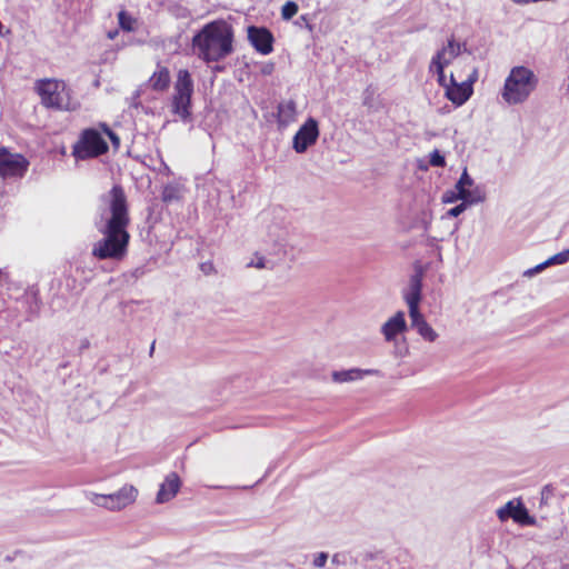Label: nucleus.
I'll list each match as a JSON object with an SVG mask.
<instances>
[{
    "label": "nucleus",
    "instance_id": "1",
    "mask_svg": "<svg viewBox=\"0 0 569 569\" xmlns=\"http://www.w3.org/2000/svg\"><path fill=\"white\" fill-rule=\"evenodd\" d=\"M110 217L100 232L103 238L94 243L92 254L100 259L121 260L128 249L130 234L127 227L130 222L127 197L121 186H113L108 196Z\"/></svg>",
    "mask_w": 569,
    "mask_h": 569
},
{
    "label": "nucleus",
    "instance_id": "2",
    "mask_svg": "<svg viewBox=\"0 0 569 569\" xmlns=\"http://www.w3.org/2000/svg\"><path fill=\"white\" fill-rule=\"evenodd\" d=\"M233 37L231 24L224 20H214L192 37V50L206 63L219 62L232 53Z\"/></svg>",
    "mask_w": 569,
    "mask_h": 569
},
{
    "label": "nucleus",
    "instance_id": "3",
    "mask_svg": "<svg viewBox=\"0 0 569 569\" xmlns=\"http://www.w3.org/2000/svg\"><path fill=\"white\" fill-rule=\"evenodd\" d=\"M538 83L539 78L531 69L525 66L512 67L505 79L501 97L509 106L521 104L529 99Z\"/></svg>",
    "mask_w": 569,
    "mask_h": 569
},
{
    "label": "nucleus",
    "instance_id": "4",
    "mask_svg": "<svg viewBox=\"0 0 569 569\" xmlns=\"http://www.w3.org/2000/svg\"><path fill=\"white\" fill-rule=\"evenodd\" d=\"M194 84L190 72L187 69H180L174 82V93L171 102V111L182 121L191 120V99Z\"/></svg>",
    "mask_w": 569,
    "mask_h": 569
},
{
    "label": "nucleus",
    "instance_id": "5",
    "mask_svg": "<svg viewBox=\"0 0 569 569\" xmlns=\"http://www.w3.org/2000/svg\"><path fill=\"white\" fill-rule=\"evenodd\" d=\"M108 151V144L101 133L96 129H86L73 147V156L84 160L98 157Z\"/></svg>",
    "mask_w": 569,
    "mask_h": 569
},
{
    "label": "nucleus",
    "instance_id": "6",
    "mask_svg": "<svg viewBox=\"0 0 569 569\" xmlns=\"http://www.w3.org/2000/svg\"><path fill=\"white\" fill-rule=\"evenodd\" d=\"M37 90L41 97V103L47 108L66 109L64 84L57 80L43 79L38 81Z\"/></svg>",
    "mask_w": 569,
    "mask_h": 569
},
{
    "label": "nucleus",
    "instance_id": "7",
    "mask_svg": "<svg viewBox=\"0 0 569 569\" xmlns=\"http://www.w3.org/2000/svg\"><path fill=\"white\" fill-rule=\"evenodd\" d=\"M28 160L19 153H11L7 148L0 147V176L22 177L28 170Z\"/></svg>",
    "mask_w": 569,
    "mask_h": 569
},
{
    "label": "nucleus",
    "instance_id": "8",
    "mask_svg": "<svg viewBox=\"0 0 569 569\" xmlns=\"http://www.w3.org/2000/svg\"><path fill=\"white\" fill-rule=\"evenodd\" d=\"M497 516L500 521L512 519L516 523L521 526H533L536 523L535 517L530 516L527 507L520 500L508 501L497 510Z\"/></svg>",
    "mask_w": 569,
    "mask_h": 569
},
{
    "label": "nucleus",
    "instance_id": "9",
    "mask_svg": "<svg viewBox=\"0 0 569 569\" xmlns=\"http://www.w3.org/2000/svg\"><path fill=\"white\" fill-rule=\"evenodd\" d=\"M318 122L309 119L293 137L292 148L296 152H305L311 144L316 143L318 138Z\"/></svg>",
    "mask_w": 569,
    "mask_h": 569
},
{
    "label": "nucleus",
    "instance_id": "10",
    "mask_svg": "<svg viewBox=\"0 0 569 569\" xmlns=\"http://www.w3.org/2000/svg\"><path fill=\"white\" fill-rule=\"evenodd\" d=\"M471 81L458 82L451 73L449 86H446V97L456 106H462L472 94Z\"/></svg>",
    "mask_w": 569,
    "mask_h": 569
},
{
    "label": "nucleus",
    "instance_id": "11",
    "mask_svg": "<svg viewBox=\"0 0 569 569\" xmlns=\"http://www.w3.org/2000/svg\"><path fill=\"white\" fill-rule=\"evenodd\" d=\"M248 39L252 47L262 54H269L273 49V36L266 28L254 26L249 27Z\"/></svg>",
    "mask_w": 569,
    "mask_h": 569
},
{
    "label": "nucleus",
    "instance_id": "12",
    "mask_svg": "<svg viewBox=\"0 0 569 569\" xmlns=\"http://www.w3.org/2000/svg\"><path fill=\"white\" fill-rule=\"evenodd\" d=\"M473 179L468 173L467 168H465L455 187L461 192L462 197L466 198L465 201L482 202L485 194L479 186L473 187Z\"/></svg>",
    "mask_w": 569,
    "mask_h": 569
},
{
    "label": "nucleus",
    "instance_id": "13",
    "mask_svg": "<svg viewBox=\"0 0 569 569\" xmlns=\"http://www.w3.org/2000/svg\"><path fill=\"white\" fill-rule=\"evenodd\" d=\"M423 278V268L421 266H416L413 273L410 276L408 288L403 290V299L406 303L421 302Z\"/></svg>",
    "mask_w": 569,
    "mask_h": 569
},
{
    "label": "nucleus",
    "instance_id": "14",
    "mask_svg": "<svg viewBox=\"0 0 569 569\" xmlns=\"http://www.w3.org/2000/svg\"><path fill=\"white\" fill-rule=\"evenodd\" d=\"M407 328L406 315L400 310L381 326V333L387 342H392L398 335L407 331Z\"/></svg>",
    "mask_w": 569,
    "mask_h": 569
},
{
    "label": "nucleus",
    "instance_id": "15",
    "mask_svg": "<svg viewBox=\"0 0 569 569\" xmlns=\"http://www.w3.org/2000/svg\"><path fill=\"white\" fill-rule=\"evenodd\" d=\"M138 490L132 485H124L117 492L110 493V510L118 511L133 503L137 499Z\"/></svg>",
    "mask_w": 569,
    "mask_h": 569
},
{
    "label": "nucleus",
    "instance_id": "16",
    "mask_svg": "<svg viewBox=\"0 0 569 569\" xmlns=\"http://www.w3.org/2000/svg\"><path fill=\"white\" fill-rule=\"evenodd\" d=\"M181 486V481L176 472L169 473L164 481L160 485L156 501L164 503L176 497Z\"/></svg>",
    "mask_w": 569,
    "mask_h": 569
},
{
    "label": "nucleus",
    "instance_id": "17",
    "mask_svg": "<svg viewBox=\"0 0 569 569\" xmlns=\"http://www.w3.org/2000/svg\"><path fill=\"white\" fill-rule=\"evenodd\" d=\"M461 53V43L456 42L453 37L448 40L447 46L442 47L432 57V64L440 63L442 67L449 66L453 59Z\"/></svg>",
    "mask_w": 569,
    "mask_h": 569
},
{
    "label": "nucleus",
    "instance_id": "18",
    "mask_svg": "<svg viewBox=\"0 0 569 569\" xmlns=\"http://www.w3.org/2000/svg\"><path fill=\"white\" fill-rule=\"evenodd\" d=\"M377 375L380 376V371L376 369H359L350 368L343 370H337L332 372V380L335 382H351L363 379L366 376Z\"/></svg>",
    "mask_w": 569,
    "mask_h": 569
},
{
    "label": "nucleus",
    "instance_id": "19",
    "mask_svg": "<svg viewBox=\"0 0 569 569\" xmlns=\"http://www.w3.org/2000/svg\"><path fill=\"white\" fill-rule=\"evenodd\" d=\"M278 123L279 127H287L296 120L297 106L293 100H284L278 104Z\"/></svg>",
    "mask_w": 569,
    "mask_h": 569
},
{
    "label": "nucleus",
    "instance_id": "20",
    "mask_svg": "<svg viewBox=\"0 0 569 569\" xmlns=\"http://www.w3.org/2000/svg\"><path fill=\"white\" fill-rule=\"evenodd\" d=\"M150 87L156 91H164L170 84V72L168 68L161 67L149 79Z\"/></svg>",
    "mask_w": 569,
    "mask_h": 569
},
{
    "label": "nucleus",
    "instance_id": "21",
    "mask_svg": "<svg viewBox=\"0 0 569 569\" xmlns=\"http://www.w3.org/2000/svg\"><path fill=\"white\" fill-rule=\"evenodd\" d=\"M349 560L350 557L347 553H336L328 563V555L322 552V569L348 568Z\"/></svg>",
    "mask_w": 569,
    "mask_h": 569
},
{
    "label": "nucleus",
    "instance_id": "22",
    "mask_svg": "<svg viewBox=\"0 0 569 569\" xmlns=\"http://www.w3.org/2000/svg\"><path fill=\"white\" fill-rule=\"evenodd\" d=\"M418 335L428 342H433L438 338V333L432 329V327L427 322H420L418 327L415 328Z\"/></svg>",
    "mask_w": 569,
    "mask_h": 569
},
{
    "label": "nucleus",
    "instance_id": "23",
    "mask_svg": "<svg viewBox=\"0 0 569 569\" xmlns=\"http://www.w3.org/2000/svg\"><path fill=\"white\" fill-rule=\"evenodd\" d=\"M362 102L369 110H378L380 101L376 98L375 89L368 87L362 94Z\"/></svg>",
    "mask_w": 569,
    "mask_h": 569
},
{
    "label": "nucleus",
    "instance_id": "24",
    "mask_svg": "<svg viewBox=\"0 0 569 569\" xmlns=\"http://www.w3.org/2000/svg\"><path fill=\"white\" fill-rule=\"evenodd\" d=\"M420 303H407L409 309V317L411 321V327L415 329L420 325V322H425L426 319L423 318L422 313L419 309Z\"/></svg>",
    "mask_w": 569,
    "mask_h": 569
},
{
    "label": "nucleus",
    "instance_id": "25",
    "mask_svg": "<svg viewBox=\"0 0 569 569\" xmlns=\"http://www.w3.org/2000/svg\"><path fill=\"white\" fill-rule=\"evenodd\" d=\"M420 303H407L409 309V317L411 321V327L415 329L420 325V322H425L426 319L423 318L422 313L419 309Z\"/></svg>",
    "mask_w": 569,
    "mask_h": 569
},
{
    "label": "nucleus",
    "instance_id": "26",
    "mask_svg": "<svg viewBox=\"0 0 569 569\" xmlns=\"http://www.w3.org/2000/svg\"><path fill=\"white\" fill-rule=\"evenodd\" d=\"M109 497H110V495H100V493H96V492H88L87 493V499L90 502H92L93 505H96L98 507L106 508L108 510H110Z\"/></svg>",
    "mask_w": 569,
    "mask_h": 569
},
{
    "label": "nucleus",
    "instance_id": "27",
    "mask_svg": "<svg viewBox=\"0 0 569 569\" xmlns=\"http://www.w3.org/2000/svg\"><path fill=\"white\" fill-rule=\"evenodd\" d=\"M119 26L124 31H133L136 19H133L126 11H120L118 13Z\"/></svg>",
    "mask_w": 569,
    "mask_h": 569
},
{
    "label": "nucleus",
    "instance_id": "28",
    "mask_svg": "<svg viewBox=\"0 0 569 569\" xmlns=\"http://www.w3.org/2000/svg\"><path fill=\"white\" fill-rule=\"evenodd\" d=\"M298 12V4L295 1H287L281 9L283 20H290Z\"/></svg>",
    "mask_w": 569,
    "mask_h": 569
},
{
    "label": "nucleus",
    "instance_id": "29",
    "mask_svg": "<svg viewBox=\"0 0 569 569\" xmlns=\"http://www.w3.org/2000/svg\"><path fill=\"white\" fill-rule=\"evenodd\" d=\"M429 163L436 168H443L447 164L445 156L438 149L430 152Z\"/></svg>",
    "mask_w": 569,
    "mask_h": 569
},
{
    "label": "nucleus",
    "instance_id": "30",
    "mask_svg": "<svg viewBox=\"0 0 569 569\" xmlns=\"http://www.w3.org/2000/svg\"><path fill=\"white\" fill-rule=\"evenodd\" d=\"M429 70L431 72L437 73V77H438L437 80L441 87H443L446 89V86H449V83L447 82L446 74H445V67H442L440 63L432 64V62H430Z\"/></svg>",
    "mask_w": 569,
    "mask_h": 569
},
{
    "label": "nucleus",
    "instance_id": "31",
    "mask_svg": "<svg viewBox=\"0 0 569 569\" xmlns=\"http://www.w3.org/2000/svg\"><path fill=\"white\" fill-rule=\"evenodd\" d=\"M549 266L565 264L569 261V248L547 259Z\"/></svg>",
    "mask_w": 569,
    "mask_h": 569
},
{
    "label": "nucleus",
    "instance_id": "32",
    "mask_svg": "<svg viewBox=\"0 0 569 569\" xmlns=\"http://www.w3.org/2000/svg\"><path fill=\"white\" fill-rule=\"evenodd\" d=\"M179 190L177 187L172 184H168L163 188L162 191V200L164 202H171L173 200H177L179 198Z\"/></svg>",
    "mask_w": 569,
    "mask_h": 569
},
{
    "label": "nucleus",
    "instance_id": "33",
    "mask_svg": "<svg viewBox=\"0 0 569 569\" xmlns=\"http://www.w3.org/2000/svg\"><path fill=\"white\" fill-rule=\"evenodd\" d=\"M465 197H462L461 192L456 188L453 190H447L442 196V201L445 203H453L458 200L465 201Z\"/></svg>",
    "mask_w": 569,
    "mask_h": 569
},
{
    "label": "nucleus",
    "instance_id": "34",
    "mask_svg": "<svg viewBox=\"0 0 569 569\" xmlns=\"http://www.w3.org/2000/svg\"><path fill=\"white\" fill-rule=\"evenodd\" d=\"M478 202H467V201H461L459 204L452 207L451 209L448 210L447 214L449 217H459L461 213H463L467 209L468 206H471V204H477Z\"/></svg>",
    "mask_w": 569,
    "mask_h": 569
},
{
    "label": "nucleus",
    "instance_id": "35",
    "mask_svg": "<svg viewBox=\"0 0 569 569\" xmlns=\"http://www.w3.org/2000/svg\"><path fill=\"white\" fill-rule=\"evenodd\" d=\"M248 268H257V269H271L269 262L264 259V257L256 254L254 259L251 260L248 264Z\"/></svg>",
    "mask_w": 569,
    "mask_h": 569
},
{
    "label": "nucleus",
    "instance_id": "36",
    "mask_svg": "<svg viewBox=\"0 0 569 569\" xmlns=\"http://www.w3.org/2000/svg\"><path fill=\"white\" fill-rule=\"evenodd\" d=\"M547 267H550V266H549L548 261L546 260V261L537 264L536 267L526 270L523 274L527 277H532V276L541 272L542 270H545Z\"/></svg>",
    "mask_w": 569,
    "mask_h": 569
},
{
    "label": "nucleus",
    "instance_id": "37",
    "mask_svg": "<svg viewBox=\"0 0 569 569\" xmlns=\"http://www.w3.org/2000/svg\"><path fill=\"white\" fill-rule=\"evenodd\" d=\"M200 269L204 274H210L214 271L213 263L210 261L201 263Z\"/></svg>",
    "mask_w": 569,
    "mask_h": 569
},
{
    "label": "nucleus",
    "instance_id": "38",
    "mask_svg": "<svg viewBox=\"0 0 569 569\" xmlns=\"http://www.w3.org/2000/svg\"><path fill=\"white\" fill-rule=\"evenodd\" d=\"M140 94H141V93H140V90H136V91L133 92L132 97L130 98V104H131L132 107H134V108H138V107H139V104H140V101H139V99H140Z\"/></svg>",
    "mask_w": 569,
    "mask_h": 569
},
{
    "label": "nucleus",
    "instance_id": "39",
    "mask_svg": "<svg viewBox=\"0 0 569 569\" xmlns=\"http://www.w3.org/2000/svg\"><path fill=\"white\" fill-rule=\"evenodd\" d=\"M302 23H305V26H306L309 30H311V29H312V28H311V26H310V23H309V20H308V17H307V16H301V17L297 20V24H298V26H302Z\"/></svg>",
    "mask_w": 569,
    "mask_h": 569
},
{
    "label": "nucleus",
    "instance_id": "40",
    "mask_svg": "<svg viewBox=\"0 0 569 569\" xmlns=\"http://www.w3.org/2000/svg\"><path fill=\"white\" fill-rule=\"evenodd\" d=\"M407 353H408V348L406 346L402 347V348H396V356L397 357L402 358V357L407 356Z\"/></svg>",
    "mask_w": 569,
    "mask_h": 569
},
{
    "label": "nucleus",
    "instance_id": "41",
    "mask_svg": "<svg viewBox=\"0 0 569 569\" xmlns=\"http://www.w3.org/2000/svg\"><path fill=\"white\" fill-rule=\"evenodd\" d=\"M107 133H108L109 138L111 139L112 143L118 146L120 142L118 136L110 130H107Z\"/></svg>",
    "mask_w": 569,
    "mask_h": 569
},
{
    "label": "nucleus",
    "instance_id": "42",
    "mask_svg": "<svg viewBox=\"0 0 569 569\" xmlns=\"http://www.w3.org/2000/svg\"><path fill=\"white\" fill-rule=\"evenodd\" d=\"M477 80V70H473V72L469 76V78L466 81H471V86Z\"/></svg>",
    "mask_w": 569,
    "mask_h": 569
},
{
    "label": "nucleus",
    "instance_id": "43",
    "mask_svg": "<svg viewBox=\"0 0 569 569\" xmlns=\"http://www.w3.org/2000/svg\"><path fill=\"white\" fill-rule=\"evenodd\" d=\"M313 565L320 567V553L313 557Z\"/></svg>",
    "mask_w": 569,
    "mask_h": 569
},
{
    "label": "nucleus",
    "instance_id": "44",
    "mask_svg": "<svg viewBox=\"0 0 569 569\" xmlns=\"http://www.w3.org/2000/svg\"><path fill=\"white\" fill-rule=\"evenodd\" d=\"M117 33H118V31H110V32L108 33L109 39H114V37L117 36Z\"/></svg>",
    "mask_w": 569,
    "mask_h": 569
},
{
    "label": "nucleus",
    "instance_id": "45",
    "mask_svg": "<svg viewBox=\"0 0 569 569\" xmlns=\"http://www.w3.org/2000/svg\"><path fill=\"white\" fill-rule=\"evenodd\" d=\"M512 1L518 3V4H525V3L530 2V0H512Z\"/></svg>",
    "mask_w": 569,
    "mask_h": 569
},
{
    "label": "nucleus",
    "instance_id": "46",
    "mask_svg": "<svg viewBox=\"0 0 569 569\" xmlns=\"http://www.w3.org/2000/svg\"><path fill=\"white\" fill-rule=\"evenodd\" d=\"M341 569H349V568H341Z\"/></svg>",
    "mask_w": 569,
    "mask_h": 569
}]
</instances>
